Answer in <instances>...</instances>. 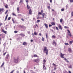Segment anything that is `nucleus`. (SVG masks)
Here are the masks:
<instances>
[{"instance_id": "f257e3e1", "label": "nucleus", "mask_w": 73, "mask_h": 73, "mask_svg": "<svg viewBox=\"0 0 73 73\" xmlns=\"http://www.w3.org/2000/svg\"><path fill=\"white\" fill-rule=\"evenodd\" d=\"M5 60L7 61H9V54H7L5 58Z\"/></svg>"}, {"instance_id": "f03ea898", "label": "nucleus", "mask_w": 73, "mask_h": 73, "mask_svg": "<svg viewBox=\"0 0 73 73\" xmlns=\"http://www.w3.org/2000/svg\"><path fill=\"white\" fill-rule=\"evenodd\" d=\"M43 50L44 52H46V54L47 55L48 54V50L46 47H45L44 48Z\"/></svg>"}, {"instance_id": "7ed1b4c3", "label": "nucleus", "mask_w": 73, "mask_h": 73, "mask_svg": "<svg viewBox=\"0 0 73 73\" xmlns=\"http://www.w3.org/2000/svg\"><path fill=\"white\" fill-rule=\"evenodd\" d=\"M67 31H68V35L69 36H70V37L72 36V35L70 33V31L69 30H68Z\"/></svg>"}, {"instance_id": "20e7f679", "label": "nucleus", "mask_w": 73, "mask_h": 73, "mask_svg": "<svg viewBox=\"0 0 73 73\" xmlns=\"http://www.w3.org/2000/svg\"><path fill=\"white\" fill-rule=\"evenodd\" d=\"M18 60H19V58H17V59H14V61L15 63H17Z\"/></svg>"}, {"instance_id": "39448f33", "label": "nucleus", "mask_w": 73, "mask_h": 73, "mask_svg": "<svg viewBox=\"0 0 73 73\" xmlns=\"http://www.w3.org/2000/svg\"><path fill=\"white\" fill-rule=\"evenodd\" d=\"M39 61H40V59L38 58L34 60V62H39Z\"/></svg>"}, {"instance_id": "423d86ee", "label": "nucleus", "mask_w": 73, "mask_h": 73, "mask_svg": "<svg viewBox=\"0 0 73 73\" xmlns=\"http://www.w3.org/2000/svg\"><path fill=\"white\" fill-rule=\"evenodd\" d=\"M60 57H61L62 58H64V56L65 55V54H62L61 53H60Z\"/></svg>"}, {"instance_id": "0eeeda50", "label": "nucleus", "mask_w": 73, "mask_h": 73, "mask_svg": "<svg viewBox=\"0 0 73 73\" xmlns=\"http://www.w3.org/2000/svg\"><path fill=\"white\" fill-rule=\"evenodd\" d=\"M44 25L45 27L46 28V29H48V25H47L46 23H44Z\"/></svg>"}, {"instance_id": "6e6552de", "label": "nucleus", "mask_w": 73, "mask_h": 73, "mask_svg": "<svg viewBox=\"0 0 73 73\" xmlns=\"http://www.w3.org/2000/svg\"><path fill=\"white\" fill-rule=\"evenodd\" d=\"M2 31L3 32V33H5V34H7V32L6 31L4 30V29H2Z\"/></svg>"}, {"instance_id": "1a4fd4ad", "label": "nucleus", "mask_w": 73, "mask_h": 73, "mask_svg": "<svg viewBox=\"0 0 73 73\" xmlns=\"http://www.w3.org/2000/svg\"><path fill=\"white\" fill-rule=\"evenodd\" d=\"M22 44L23 45H27V44H28V43H27V42H24Z\"/></svg>"}, {"instance_id": "9d476101", "label": "nucleus", "mask_w": 73, "mask_h": 73, "mask_svg": "<svg viewBox=\"0 0 73 73\" xmlns=\"http://www.w3.org/2000/svg\"><path fill=\"white\" fill-rule=\"evenodd\" d=\"M18 17H17L18 19H20V17L21 16V15L19 14L18 15Z\"/></svg>"}, {"instance_id": "9b49d317", "label": "nucleus", "mask_w": 73, "mask_h": 73, "mask_svg": "<svg viewBox=\"0 0 73 73\" xmlns=\"http://www.w3.org/2000/svg\"><path fill=\"white\" fill-rule=\"evenodd\" d=\"M58 28L60 29H61V30H62V27H61V25H59Z\"/></svg>"}, {"instance_id": "f8f14e48", "label": "nucleus", "mask_w": 73, "mask_h": 73, "mask_svg": "<svg viewBox=\"0 0 73 73\" xmlns=\"http://www.w3.org/2000/svg\"><path fill=\"white\" fill-rule=\"evenodd\" d=\"M29 14L30 15H32V11L31 9L29 10Z\"/></svg>"}, {"instance_id": "ddd939ff", "label": "nucleus", "mask_w": 73, "mask_h": 73, "mask_svg": "<svg viewBox=\"0 0 73 73\" xmlns=\"http://www.w3.org/2000/svg\"><path fill=\"white\" fill-rule=\"evenodd\" d=\"M27 9H29L30 8V7L28 5V4L27 3Z\"/></svg>"}, {"instance_id": "4468645a", "label": "nucleus", "mask_w": 73, "mask_h": 73, "mask_svg": "<svg viewBox=\"0 0 73 73\" xmlns=\"http://www.w3.org/2000/svg\"><path fill=\"white\" fill-rule=\"evenodd\" d=\"M68 51H69V52H72V50L71 49V48H68Z\"/></svg>"}, {"instance_id": "2eb2a0df", "label": "nucleus", "mask_w": 73, "mask_h": 73, "mask_svg": "<svg viewBox=\"0 0 73 73\" xmlns=\"http://www.w3.org/2000/svg\"><path fill=\"white\" fill-rule=\"evenodd\" d=\"M20 35H21V36H22V37H24V36H25V35H24V34H20Z\"/></svg>"}, {"instance_id": "dca6fc26", "label": "nucleus", "mask_w": 73, "mask_h": 73, "mask_svg": "<svg viewBox=\"0 0 73 73\" xmlns=\"http://www.w3.org/2000/svg\"><path fill=\"white\" fill-rule=\"evenodd\" d=\"M64 60H65V61H66V62H69V61H68V60H66V58H64Z\"/></svg>"}, {"instance_id": "f3484780", "label": "nucleus", "mask_w": 73, "mask_h": 73, "mask_svg": "<svg viewBox=\"0 0 73 73\" xmlns=\"http://www.w3.org/2000/svg\"><path fill=\"white\" fill-rule=\"evenodd\" d=\"M51 24L52 25H55L56 24L54 22H52L51 23Z\"/></svg>"}, {"instance_id": "a211bd4d", "label": "nucleus", "mask_w": 73, "mask_h": 73, "mask_svg": "<svg viewBox=\"0 0 73 73\" xmlns=\"http://www.w3.org/2000/svg\"><path fill=\"white\" fill-rule=\"evenodd\" d=\"M8 15H6V16L5 17V21H6V20H7V18L8 17Z\"/></svg>"}, {"instance_id": "6ab92c4d", "label": "nucleus", "mask_w": 73, "mask_h": 73, "mask_svg": "<svg viewBox=\"0 0 73 73\" xmlns=\"http://www.w3.org/2000/svg\"><path fill=\"white\" fill-rule=\"evenodd\" d=\"M38 57V56H37V55L36 54H35L34 55V57Z\"/></svg>"}, {"instance_id": "aec40b11", "label": "nucleus", "mask_w": 73, "mask_h": 73, "mask_svg": "<svg viewBox=\"0 0 73 73\" xmlns=\"http://www.w3.org/2000/svg\"><path fill=\"white\" fill-rule=\"evenodd\" d=\"M5 7L6 8H8V5H7L6 4L5 5Z\"/></svg>"}, {"instance_id": "412c9836", "label": "nucleus", "mask_w": 73, "mask_h": 73, "mask_svg": "<svg viewBox=\"0 0 73 73\" xmlns=\"http://www.w3.org/2000/svg\"><path fill=\"white\" fill-rule=\"evenodd\" d=\"M34 35H35V36H36V35H38V34L37 33H36V32H35L34 33Z\"/></svg>"}, {"instance_id": "4be33fe9", "label": "nucleus", "mask_w": 73, "mask_h": 73, "mask_svg": "<svg viewBox=\"0 0 73 73\" xmlns=\"http://www.w3.org/2000/svg\"><path fill=\"white\" fill-rule=\"evenodd\" d=\"M43 62H44L43 63V64H45V63L46 62V60H45L44 59V60H43Z\"/></svg>"}, {"instance_id": "5701e85b", "label": "nucleus", "mask_w": 73, "mask_h": 73, "mask_svg": "<svg viewBox=\"0 0 73 73\" xmlns=\"http://www.w3.org/2000/svg\"><path fill=\"white\" fill-rule=\"evenodd\" d=\"M42 15V18H43L44 17V16H45V13H43Z\"/></svg>"}, {"instance_id": "b1692460", "label": "nucleus", "mask_w": 73, "mask_h": 73, "mask_svg": "<svg viewBox=\"0 0 73 73\" xmlns=\"http://www.w3.org/2000/svg\"><path fill=\"white\" fill-rule=\"evenodd\" d=\"M23 1H24L23 0H21L19 2V3H23Z\"/></svg>"}, {"instance_id": "393cba45", "label": "nucleus", "mask_w": 73, "mask_h": 73, "mask_svg": "<svg viewBox=\"0 0 73 73\" xmlns=\"http://www.w3.org/2000/svg\"><path fill=\"white\" fill-rule=\"evenodd\" d=\"M53 65L55 67H56V66H57V65L55 64H54V63H53Z\"/></svg>"}, {"instance_id": "a878e982", "label": "nucleus", "mask_w": 73, "mask_h": 73, "mask_svg": "<svg viewBox=\"0 0 73 73\" xmlns=\"http://www.w3.org/2000/svg\"><path fill=\"white\" fill-rule=\"evenodd\" d=\"M68 68H72V65H70L68 66Z\"/></svg>"}, {"instance_id": "bb28decb", "label": "nucleus", "mask_w": 73, "mask_h": 73, "mask_svg": "<svg viewBox=\"0 0 73 73\" xmlns=\"http://www.w3.org/2000/svg\"><path fill=\"white\" fill-rule=\"evenodd\" d=\"M12 15H13V16H17L16 15V14H15L14 13H13Z\"/></svg>"}, {"instance_id": "cd10ccee", "label": "nucleus", "mask_w": 73, "mask_h": 73, "mask_svg": "<svg viewBox=\"0 0 73 73\" xmlns=\"http://www.w3.org/2000/svg\"><path fill=\"white\" fill-rule=\"evenodd\" d=\"M1 11H2V9L1 8L0 9V14H1Z\"/></svg>"}, {"instance_id": "c85d7f7f", "label": "nucleus", "mask_w": 73, "mask_h": 73, "mask_svg": "<svg viewBox=\"0 0 73 73\" xmlns=\"http://www.w3.org/2000/svg\"><path fill=\"white\" fill-rule=\"evenodd\" d=\"M53 45H54V44H55L56 45V42H55V41L53 42V43H52Z\"/></svg>"}, {"instance_id": "c756f323", "label": "nucleus", "mask_w": 73, "mask_h": 73, "mask_svg": "<svg viewBox=\"0 0 73 73\" xmlns=\"http://www.w3.org/2000/svg\"><path fill=\"white\" fill-rule=\"evenodd\" d=\"M62 20H63L62 19H61L60 20V23H62Z\"/></svg>"}, {"instance_id": "7c9ffc66", "label": "nucleus", "mask_w": 73, "mask_h": 73, "mask_svg": "<svg viewBox=\"0 0 73 73\" xmlns=\"http://www.w3.org/2000/svg\"><path fill=\"white\" fill-rule=\"evenodd\" d=\"M64 28H65L66 29H68V28H69V27H66V26H65L64 27Z\"/></svg>"}, {"instance_id": "2f4dec72", "label": "nucleus", "mask_w": 73, "mask_h": 73, "mask_svg": "<svg viewBox=\"0 0 73 73\" xmlns=\"http://www.w3.org/2000/svg\"><path fill=\"white\" fill-rule=\"evenodd\" d=\"M42 41H44V38L42 37Z\"/></svg>"}, {"instance_id": "473e14b6", "label": "nucleus", "mask_w": 73, "mask_h": 73, "mask_svg": "<svg viewBox=\"0 0 73 73\" xmlns=\"http://www.w3.org/2000/svg\"><path fill=\"white\" fill-rule=\"evenodd\" d=\"M64 9H64V8H63L61 9V11H64Z\"/></svg>"}, {"instance_id": "72a5a7b5", "label": "nucleus", "mask_w": 73, "mask_h": 73, "mask_svg": "<svg viewBox=\"0 0 73 73\" xmlns=\"http://www.w3.org/2000/svg\"><path fill=\"white\" fill-rule=\"evenodd\" d=\"M28 0H25L27 4H28Z\"/></svg>"}, {"instance_id": "f704fd0d", "label": "nucleus", "mask_w": 73, "mask_h": 73, "mask_svg": "<svg viewBox=\"0 0 73 73\" xmlns=\"http://www.w3.org/2000/svg\"><path fill=\"white\" fill-rule=\"evenodd\" d=\"M21 27L22 28H24L25 27L24 26H21Z\"/></svg>"}, {"instance_id": "c9c22d12", "label": "nucleus", "mask_w": 73, "mask_h": 73, "mask_svg": "<svg viewBox=\"0 0 73 73\" xmlns=\"http://www.w3.org/2000/svg\"><path fill=\"white\" fill-rule=\"evenodd\" d=\"M52 38H55L56 37V36H55L54 35H53L52 36Z\"/></svg>"}, {"instance_id": "e433bc0d", "label": "nucleus", "mask_w": 73, "mask_h": 73, "mask_svg": "<svg viewBox=\"0 0 73 73\" xmlns=\"http://www.w3.org/2000/svg\"><path fill=\"white\" fill-rule=\"evenodd\" d=\"M46 38H48V34H47L46 33Z\"/></svg>"}, {"instance_id": "4c0bfd02", "label": "nucleus", "mask_w": 73, "mask_h": 73, "mask_svg": "<svg viewBox=\"0 0 73 73\" xmlns=\"http://www.w3.org/2000/svg\"><path fill=\"white\" fill-rule=\"evenodd\" d=\"M43 69H44V68H45V64H43Z\"/></svg>"}, {"instance_id": "58836bf2", "label": "nucleus", "mask_w": 73, "mask_h": 73, "mask_svg": "<svg viewBox=\"0 0 73 73\" xmlns=\"http://www.w3.org/2000/svg\"><path fill=\"white\" fill-rule=\"evenodd\" d=\"M65 45H69V44L68 43H65Z\"/></svg>"}, {"instance_id": "ea45409f", "label": "nucleus", "mask_w": 73, "mask_h": 73, "mask_svg": "<svg viewBox=\"0 0 73 73\" xmlns=\"http://www.w3.org/2000/svg\"><path fill=\"white\" fill-rule=\"evenodd\" d=\"M42 13L41 12H39L38 13V15H41Z\"/></svg>"}, {"instance_id": "a19ab883", "label": "nucleus", "mask_w": 73, "mask_h": 73, "mask_svg": "<svg viewBox=\"0 0 73 73\" xmlns=\"http://www.w3.org/2000/svg\"><path fill=\"white\" fill-rule=\"evenodd\" d=\"M17 11H19V7H18L17 8Z\"/></svg>"}, {"instance_id": "79ce46f5", "label": "nucleus", "mask_w": 73, "mask_h": 73, "mask_svg": "<svg viewBox=\"0 0 73 73\" xmlns=\"http://www.w3.org/2000/svg\"><path fill=\"white\" fill-rule=\"evenodd\" d=\"M47 8L48 9H50V6H48L47 7Z\"/></svg>"}, {"instance_id": "37998d69", "label": "nucleus", "mask_w": 73, "mask_h": 73, "mask_svg": "<svg viewBox=\"0 0 73 73\" xmlns=\"http://www.w3.org/2000/svg\"><path fill=\"white\" fill-rule=\"evenodd\" d=\"M18 32L17 31H14V33H17Z\"/></svg>"}, {"instance_id": "c03bdc74", "label": "nucleus", "mask_w": 73, "mask_h": 73, "mask_svg": "<svg viewBox=\"0 0 73 73\" xmlns=\"http://www.w3.org/2000/svg\"><path fill=\"white\" fill-rule=\"evenodd\" d=\"M11 19V17H9L8 19V20H10V19Z\"/></svg>"}, {"instance_id": "a18cd8bd", "label": "nucleus", "mask_w": 73, "mask_h": 73, "mask_svg": "<svg viewBox=\"0 0 73 73\" xmlns=\"http://www.w3.org/2000/svg\"><path fill=\"white\" fill-rule=\"evenodd\" d=\"M6 53H7V52H5L3 54V56H5V54H6Z\"/></svg>"}, {"instance_id": "49530a36", "label": "nucleus", "mask_w": 73, "mask_h": 73, "mask_svg": "<svg viewBox=\"0 0 73 73\" xmlns=\"http://www.w3.org/2000/svg\"><path fill=\"white\" fill-rule=\"evenodd\" d=\"M4 63H3L1 65V67H2L4 65Z\"/></svg>"}, {"instance_id": "de8ad7c7", "label": "nucleus", "mask_w": 73, "mask_h": 73, "mask_svg": "<svg viewBox=\"0 0 73 73\" xmlns=\"http://www.w3.org/2000/svg\"><path fill=\"white\" fill-rule=\"evenodd\" d=\"M6 45V44H5V43L3 44V46H5Z\"/></svg>"}, {"instance_id": "09e8293b", "label": "nucleus", "mask_w": 73, "mask_h": 73, "mask_svg": "<svg viewBox=\"0 0 73 73\" xmlns=\"http://www.w3.org/2000/svg\"><path fill=\"white\" fill-rule=\"evenodd\" d=\"M71 15L72 16H73V12L72 11L71 13Z\"/></svg>"}, {"instance_id": "8fccbe9b", "label": "nucleus", "mask_w": 73, "mask_h": 73, "mask_svg": "<svg viewBox=\"0 0 73 73\" xmlns=\"http://www.w3.org/2000/svg\"><path fill=\"white\" fill-rule=\"evenodd\" d=\"M12 21H13V22L14 24H15V22H14V19H12Z\"/></svg>"}, {"instance_id": "3c124183", "label": "nucleus", "mask_w": 73, "mask_h": 73, "mask_svg": "<svg viewBox=\"0 0 73 73\" xmlns=\"http://www.w3.org/2000/svg\"><path fill=\"white\" fill-rule=\"evenodd\" d=\"M8 10H7L6 12L5 13V14H7V12H8Z\"/></svg>"}, {"instance_id": "603ef678", "label": "nucleus", "mask_w": 73, "mask_h": 73, "mask_svg": "<svg viewBox=\"0 0 73 73\" xmlns=\"http://www.w3.org/2000/svg\"><path fill=\"white\" fill-rule=\"evenodd\" d=\"M73 2V0H70V2L71 3H72Z\"/></svg>"}, {"instance_id": "864d4df0", "label": "nucleus", "mask_w": 73, "mask_h": 73, "mask_svg": "<svg viewBox=\"0 0 73 73\" xmlns=\"http://www.w3.org/2000/svg\"><path fill=\"white\" fill-rule=\"evenodd\" d=\"M56 29L57 30H58V28L57 27H56Z\"/></svg>"}, {"instance_id": "5fc2aeb1", "label": "nucleus", "mask_w": 73, "mask_h": 73, "mask_svg": "<svg viewBox=\"0 0 73 73\" xmlns=\"http://www.w3.org/2000/svg\"><path fill=\"white\" fill-rule=\"evenodd\" d=\"M40 21L39 20H37V23H38V22H40Z\"/></svg>"}, {"instance_id": "6e6d98bb", "label": "nucleus", "mask_w": 73, "mask_h": 73, "mask_svg": "<svg viewBox=\"0 0 73 73\" xmlns=\"http://www.w3.org/2000/svg\"><path fill=\"white\" fill-rule=\"evenodd\" d=\"M69 43L70 44H72V41H70L69 42Z\"/></svg>"}, {"instance_id": "4d7b16f0", "label": "nucleus", "mask_w": 73, "mask_h": 73, "mask_svg": "<svg viewBox=\"0 0 73 73\" xmlns=\"http://www.w3.org/2000/svg\"><path fill=\"white\" fill-rule=\"evenodd\" d=\"M43 69H44V70H46V67H45Z\"/></svg>"}, {"instance_id": "13d9d810", "label": "nucleus", "mask_w": 73, "mask_h": 73, "mask_svg": "<svg viewBox=\"0 0 73 73\" xmlns=\"http://www.w3.org/2000/svg\"><path fill=\"white\" fill-rule=\"evenodd\" d=\"M14 71L13 70L11 71L10 73H13Z\"/></svg>"}, {"instance_id": "bf43d9fd", "label": "nucleus", "mask_w": 73, "mask_h": 73, "mask_svg": "<svg viewBox=\"0 0 73 73\" xmlns=\"http://www.w3.org/2000/svg\"><path fill=\"white\" fill-rule=\"evenodd\" d=\"M2 12H4V9H2Z\"/></svg>"}, {"instance_id": "052dcab7", "label": "nucleus", "mask_w": 73, "mask_h": 73, "mask_svg": "<svg viewBox=\"0 0 73 73\" xmlns=\"http://www.w3.org/2000/svg\"><path fill=\"white\" fill-rule=\"evenodd\" d=\"M50 2L51 3L52 2V0H50Z\"/></svg>"}, {"instance_id": "680f3d73", "label": "nucleus", "mask_w": 73, "mask_h": 73, "mask_svg": "<svg viewBox=\"0 0 73 73\" xmlns=\"http://www.w3.org/2000/svg\"><path fill=\"white\" fill-rule=\"evenodd\" d=\"M52 25H49V27H52Z\"/></svg>"}, {"instance_id": "e2e57ef3", "label": "nucleus", "mask_w": 73, "mask_h": 73, "mask_svg": "<svg viewBox=\"0 0 73 73\" xmlns=\"http://www.w3.org/2000/svg\"><path fill=\"white\" fill-rule=\"evenodd\" d=\"M41 13H43V10H42L41 11Z\"/></svg>"}, {"instance_id": "0e129e2a", "label": "nucleus", "mask_w": 73, "mask_h": 73, "mask_svg": "<svg viewBox=\"0 0 73 73\" xmlns=\"http://www.w3.org/2000/svg\"><path fill=\"white\" fill-rule=\"evenodd\" d=\"M21 20H22V21H24V19H21Z\"/></svg>"}, {"instance_id": "69168bd1", "label": "nucleus", "mask_w": 73, "mask_h": 73, "mask_svg": "<svg viewBox=\"0 0 73 73\" xmlns=\"http://www.w3.org/2000/svg\"><path fill=\"white\" fill-rule=\"evenodd\" d=\"M27 33H28V34H29V33H30V32H29V31H28Z\"/></svg>"}, {"instance_id": "338daca9", "label": "nucleus", "mask_w": 73, "mask_h": 73, "mask_svg": "<svg viewBox=\"0 0 73 73\" xmlns=\"http://www.w3.org/2000/svg\"><path fill=\"white\" fill-rule=\"evenodd\" d=\"M31 42H33V40H31Z\"/></svg>"}, {"instance_id": "774afa93", "label": "nucleus", "mask_w": 73, "mask_h": 73, "mask_svg": "<svg viewBox=\"0 0 73 73\" xmlns=\"http://www.w3.org/2000/svg\"><path fill=\"white\" fill-rule=\"evenodd\" d=\"M68 72H69V73H71V72L70 71H69Z\"/></svg>"}]
</instances>
